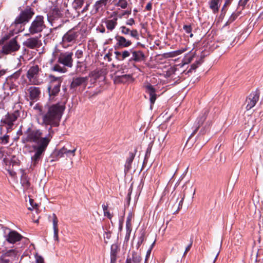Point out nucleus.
I'll list each match as a JSON object with an SVG mask.
<instances>
[{
    "instance_id": "f257e3e1",
    "label": "nucleus",
    "mask_w": 263,
    "mask_h": 263,
    "mask_svg": "<svg viewBox=\"0 0 263 263\" xmlns=\"http://www.w3.org/2000/svg\"><path fill=\"white\" fill-rule=\"evenodd\" d=\"M34 108L39 110V115L41 116L43 126H47L49 125L48 128V134L50 139L52 138L51 134L53 133V127H58L60 125L61 118L65 109L64 105L58 103L51 105L45 106L44 108L36 105Z\"/></svg>"
},
{
    "instance_id": "f03ea898",
    "label": "nucleus",
    "mask_w": 263,
    "mask_h": 263,
    "mask_svg": "<svg viewBox=\"0 0 263 263\" xmlns=\"http://www.w3.org/2000/svg\"><path fill=\"white\" fill-rule=\"evenodd\" d=\"M51 140L50 135L46 136L42 139L40 145H34L33 148L34 149V154L31 157V168H34L39 161L42 159V156L45 152L47 147Z\"/></svg>"
},
{
    "instance_id": "7ed1b4c3",
    "label": "nucleus",
    "mask_w": 263,
    "mask_h": 263,
    "mask_svg": "<svg viewBox=\"0 0 263 263\" xmlns=\"http://www.w3.org/2000/svg\"><path fill=\"white\" fill-rule=\"evenodd\" d=\"M49 82L47 86V91L49 99L51 101L59 95L61 85L63 81L62 77H56L52 74L48 77Z\"/></svg>"
},
{
    "instance_id": "20e7f679",
    "label": "nucleus",
    "mask_w": 263,
    "mask_h": 263,
    "mask_svg": "<svg viewBox=\"0 0 263 263\" xmlns=\"http://www.w3.org/2000/svg\"><path fill=\"white\" fill-rule=\"evenodd\" d=\"M42 136V132L40 129H32L28 128L25 132L22 141L24 143L33 142L37 144L36 145H40L42 139L45 138Z\"/></svg>"
},
{
    "instance_id": "39448f33",
    "label": "nucleus",
    "mask_w": 263,
    "mask_h": 263,
    "mask_svg": "<svg viewBox=\"0 0 263 263\" xmlns=\"http://www.w3.org/2000/svg\"><path fill=\"white\" fill-rule=\"evenodd\" d=\"M45 28L44 16L37 15L30 25L28 28L29 34L30 35L40 34Z\"/></svg>"
},
{
    "instance_id": "423d86ee",
    "label": "nucleus",
    "mask_w": 263,
    "mask_h": 263,
    "mask_svg": "<svg viewBox=\"0 0 263 263\" xmlns=\"http://www.w3.org/2000/svg\"><path fill=\"white\" fill-rule=\"evenodd\" d=\"M73 52L67 51L60 52L59 50L56 49L53 52V55L58 58V62L65 66L71 68L73 66Z\"/></svg>"
},
{
    "instance_id": "0eeeda50",
    "label": "nucleus",
    "mask_w": 263,
    "mask_h": 263,
    "mask_svg": "<svg viewBox=\"0 0 263 263\" xmlns=\"http://www.w3.org/2000/svg\"><path fill=\"white\" fill-rule=\"evenodd\" d=\"M40 71L37 65H33L29 68L26 77L31 85H40L43 83V80L39 78Z\"/></svg>"
},
{
    "instance_id": "6e6552de",
    "label": "nucleus",
    "mask_w": 263,
    "mask_h": 263,
    "mask_svg": "<svg viewBox=\"0 0 263 263\" xmlns=\"http://www.w3.org/2000/svg\"><path fill=\"white\" fill-rule=\"evenodd\" d=\"M88 80V77H73L70 85V89L73 91L82 92L86 88Z\"/></svg>"
},
{
    "instance_id": "1a4fd4ad",
    "label": "nucleus",
    "mask_w": 263,
    "mask_h": 263,
    "mask_svg": "<svg viewBox=\"0 0 263 263\" xmlns=\"http://www.w3.org/2000/svg\"><path fill=\"white\" fill-rule=\"evenodd\" d=\"M34 14L33 9L27 6L24 10L22 11L20 14L16 17L14 24H26L28 23Z\"/></svg>"
},
{
    "instance_id": "9d476101",
    "label": "nucleus",
    "mask_w": 263,
    "mask_h": 263,
    "mask_svg": "<svg viewBox=\"0 0 263 263\" xmlns=\"http://www.w3.org/2000/svg\"><path fill=\"white\" fill-rule=\"evenodd\" d=\"M80 32L72 28L68 30L62 37V42L63 45L69 46L77 42Z\"/></svg>"
},
{
    "instance_id": "9b49d317",
    "label": "nucleus",
    "mask_w": 263,
    "mask_h": 263,
    "mask_svg": "<svg viewBox=\"0 0 263 263\" xmlns=\"http://www.w3.org/2000/svg\"><path fill=\"white\" fill-rule=\"evenodd\" d=\"M17 119V116L13 114H7L5 118L1 120V124L0 128H3L5 127L7 130V133H9L12 129L13 126V122Z\"/></svg>"
},
{
    "instance_id": "f8f14e48",
    "label": "nucleus",
    "mask_w": 263,
    "mask_h": 263,
    "mask_svg": "<svg viewBox=\"0 0 263 263\" xmlns=\"http://www.w3.org/2000/svg\"><path fill=\"white\" fill-rule=\"evenodd\" d=\"M20 254L15 249L9 250L3 253L0 259V263H12L17 260Z\"/></svg>"
},
{
    "instance_id": "ddd939ff",
    "label": "nucleus",
    "mask_w": 263,
    "mask_h": 263,
    "mask_svg": "<svg viewBox=\"0 0 263 263\" xmlns=\"http://www.w3.org/2000/svg\"><path fill=\"white\" fill-rule=\"evenodd\" d=\"M20 46L18 44L16 37L13 38L6 43L2 49V52L8 54L17 51L20 49Z\"/></svg>"
},
{
    "instance_id": "4468645a",
    "label": "nucleus",
    "mask_w": 263,
    "mask_h": 263,
    "mask_svg": "<svg viewBox=\"0 0 263 263\" xmlns=\"http://www.w3.org/2000/svg\"><path fill=\"white\" fill-rule=\"evenodd\" d=\"M259 90L256 89L255 91H252L246 98L245 104L246 105V108L247 110L251 109L255 105L259 100Z\"/></svg>"
},
{
    "instance_id": "2eb2a0df",
    "label": "nucleus",
    "mask_w": 263,
    "mask_h": 263,
    "mask_svg": "<svg viewBox=\"0 0 263 263\" xmlns=\"http://www.w3.org/2000/svg\"><path fill=\"white\" fill-rule=\"evenodd\" d=\"M30 100L34 101L38 100L41 95V89L39 87L30 86L27 89Z\"/></svg>"
},
{
    "instance_id": "dca6fc26",
    "label": "nucleus",
    "mask_w": 263,
    "mask_h": 263,
    "mask_svg": "<svg viewBox=\"0 0 263 263\" xmlns=\"http://www.w3.org/2000/svg\"><path fill=\"white\" fill-rule=\"evenodd\" d=\"M115 39L117 41L115 47L117 48H127L132 44L130 40L121 35H117Z\"/></svg>"
},
{
    "instance_id": "f3484780",
    "label": "nucleus",
    "mask_w": 263,
    "mask_h": 263,
    "mask_svg": "<svg viewBox=\"0 0 263 263\" xmlns=\"http://www.w3.org/2000/svg\"><path fill=\"white\" fill-rule=\"evenodd\" d=\"M6 239L10 243H14L20 241L23 236L15 231L10 230L8 234L5 236Z\"/></svg>"
},
{
    "instance_id": "a211bd4d",
    "label": "nucleus",
    "mask_w": 263,
    "mask_h": 263,
    "mask_svg": "<svg viewBox=\"0 0 263 263\" xmlns=\"http://www.w3.org/2000/svg\"><path fill=\"white\" fill-rule=\"evenodd\" d=\"M24 45L29 48L34 49L40 47L42 45V43L37 37H30L24 43Z\"/></svg>"
},
{
    "instance_id": "6ab92c4d",
    "label": "nucleus",
    "mask_w": 263,
    "mask_h": 263,
    "mask_svg": "<svg viewBox=\"0 0 263 263\" xmlns=\"http://www.w3.org/2000/svg\"><path fill=\"white\" fill-rule=\"evenodd\" d=\"M208 114L207 111H205L203 114H202L201 115L199 116L196 119L195 123L194 126L195 127V129L194 130L193 133L191 134L190 138L191 137H193L194 135L196 134L197 130H198L199 127L200 125H201L204 121L205 120L206 118V116Z\"/></svg>"
},
{
    "instance_id": "aec40b11",
    "label": "nucleus",
    "mask_w": 263,
    "mask_h": 263,
    "mask_svg": "<svg viewBox=\"0 0 263 263\" xmlns=\"http://www.w3.org/2000/svg\"><path fill=\"white\" fill-rule=\"evenodd\" d=\"M132 58L129 59V61H134L135 62H140L143 61L145 59V55L141 50H135L131 49Z\"/></svg>"
},
{
    "instance_id": "412c9836",
    "label": "nucleus",
    "mask_w": 263,
    "mask_h": 263,
    "mask_svg": "<svg viewBox=\"0 0 263 263\" xmlns=\"http://www.w3.org/2000/svg\"><path fill=\"white\" fill-rule=\"evenodd\" d=\"M146 91L149 95V101L151 102L152 107V105L155 103V102L157 98V95L156 94V89L151 84L147 85L145 86Z\"/></svg>"
},
{
    "instance_id": "4be33fe9",
    "label": "nucleus",
    "mask_w": 263,
    "mask_h": 263,
    "mask_svg": "<svg viewBox=\"0 0 263 263\" xmlns=\"http://www.w3.org/2000/svg\"><path fill=\"white\" fill-rule=\"evenodd\" d=\"M142 257L141 255L133 251L132 257L128 256L125 263H141Z\"/></svg>"
},
{
    "instance_id": "5701e85b",
    "label": "nucleus",
    "mask_w": 263,
    "mask_h": 263,
    "mask_svg": "<svg viewBox=\"0 0 263 263\" xmlns=\"http://www.w3.org/2000/svg\"><path fill=\"white\" fill-rule=\"evenodd\" d=\"M110 3L109 0H98L93 5V9L96 12H98L100 10H102Z\"/></svg>"
},
{
    "instance_id": "b1692460",
    "label": "nucleus",
    "mask_w": 263,
    "mask_h": 263,
    "mask_svg": "<svg viewBox=\"0 0 263 263\" xmlns=\"http://www.w3.org/2000/svg\"><path fill=\"white\" fill-rule=\"evenodd\" d=\"M117 17H114L112 19H107L104 21V23L106 28L109 31H112L117 25Z\"/></svg>"
},
{
    "instance_id": "393cba45",
    "label": "nucleus",
    "mask_w": 263,
    "mask_h": 263,
    "mask_svg": "<svg viewBox=\"0 0 263 263\" xmlns=\"http://www.w3.org/2000/svg\"><path fill=\"white\" fill-rule=\"evenodd\" d=\"M119 249L117 244H113L110 248V263H116L117 254Z\"/></svg>"
},
{
    "instance_id": "a878e982",
    "label": "nucleus",
    "mask_w": 263,
    "mask_h": 263,
    "mask_svg": "<svg viewBox=\"0 0 263 263\" xmlns=\"http://www.w3.org/2000/svg\"><path fill=\"white\" fill-rule=\"evenodd\" d=\"M53 219H52V223H53V229L54 231V234H53V238L55 241H57V242H59V237H58V232H59V229H58V219L57 217L56 216L55 214H53Z\"/></svg>"
},
{
    "instance_id": "bb28decb",
    "label": "nucleus",
    "mask_w": 263,
    "mask_h": 263,
    "mask_svg": "<svg viewBox=\"0 0 263 263\" xmlns=\"http://www.w3.org/2000/svg\"><path fill=\"white\" fill-rule=\"evenodd\" d=\"M135 155L132 152H129V156L127 158L125 165H124V173L126 174L130 170L132 167V163L135 158Z\"/></svg>"
},
{
    "instance_id": "cd10ccee",
    "label": "nucleus",
    "mask_w": 263,
    "mask_h": 263,
    "mask_svg": "<svg viewBox=\"0 0 263 263\" xmlns=\"http://www.w3.org/2000/svg\"><path fill=\"white\" fill-rule=\"evenodd\" d=\"M210 8L214 13H217L220 7V0H210L209 2Z\"/></svg>"
},
{
    "instance_id": "c85d7f7f",
    "label": "nucleus",
    "mask_w": 263,
    "mask_h": 263,
    "mask_svg": "<svg viewBox=\"0 0 263 263\" xmlns=\"http://www.w3.org/2000/svg\"><path fill=\"white\" fill-rule=\"evenodd\" d=\"M9 141V136L7 133L4 134L3 128L1 127L0 128V143L1 144H7Z\"/></svg>"
},
{
    "instance_id": "c756f323",
    "label": "nucleus",
    "mask_w": 263,
    "mask_h": 263,
    "mask_svg": "<svg viewBox=\"0 0 263 263\" xmlns=\"http://www.w3.org/2000/svg\"><path fill=\"white\" fill-rule=\"evenodd\" d=\"M86 0H73V6L76 10L79 9L82 7Z\"/></svg>"
},
{
    "instance_id": "7c9ffc66",
    "label": "nucleus",
    "mask_w": 263,
    "mask_h": 263,
    "mask_svg": "<svg viewBox=\"0 0 263 263\" xmlns=\"http://www.w3.org/2000/svg\"><path fill=\"white\" fill-rule=\"evenodd\" d=\"M126 233L125 236V239H128L130 237V235L132 230V223L126 222Z\"/></svg>"
},
{
    "instance_id": "2f4dec72",
    "label": "nucleus",
    "mask_w": 263,
    "mask_h": 263,
    "mask_svg": "<svg viewBox=\"0 0 263 263\" xmlns=\"http://www.w3.org/2000/svg\"><path fill=\"white\" fill-rule=\"evenodd\" d=\"M116 5L122 9H125L127 7L128 3L127 0H117V3Z\"/></svg>"
},
{
    "instance_id": "473e14b6",
    "label": "nucleus",
    "mask_w": 263,
    "mask_h": 263,
    "mask_svg": "<svg viewBox=\"0 0 263 263\" xmlns=\"http://www.w3.org/2000/svg\"><path fill=\"white\" fill-rule=\"evenodd\" d=\"M210 124L206 123V124L200 130L199 133V137L200 136H203L205 135L209 130Z\"/></svg>"
},
{
    "instance_id": "72a5a7b5",
    "label": "nucleus",
    "mask_w": 263,
    "mask_h": 263,
    "mask_svg": "<svg viewBox=\"0 0 263 263\" xmlns=\"http://www.w3.org/2000/svg\"><path fill=\"white\" fill-rule=\"evenodd\" d=\"M131 49L129 50H124L122 52L121 58H120V60L123 61L126 58L129 57L131 54Z\"/></svg>"
},
{
    "instance_id": "f704fd0d",
    "label": "nucleus",
    "mask_w": 263,
    "mask_h": 263,
    "mask_svg": "<svg viewBox=\"0 0 263 263\" xmlns=\"http://www.w3.org/2000/svg\"><path fill=\"white\" fill-rule=\"evenodd\" d=\"M20 163L19 160L15 156H12L11 158L10 164L13 166H18Z\"/></svg>"
},
{
    "instance_id": "c9c22d12",
    "label": "nucleus",
    "mask_w": 263,
    "mask_h": 263,
    "mask_svg": "<svg viewBox=\"0 0 263 263\" xmlns=\"http://www.w3.org/2000/svg\"><path fill=\"white\" fill-rule=\"evenodd\" d=\"M52 70L54 71H58L61 73H64L66 71L65 68L61 67L60 65L56 64L52 68Z\"/></svg>"
},
{
    "instance_id": "e433bc0d",
    "label": "nucleus",
    "mask_w": 263,
    "mask_h": 263,
    "mask_svg": "<svg viewBox=\"0 0 263 263\" xmlns=\"http://www.w3.org/2000/svg\"><path fill=\"white\" fill-rule=\"evenodd\" d=\"M202 63V60L200 59V60L196 61L195 63H193L191 65L190 69L189 70V72H191L192 70H195L199 65H200Z\"/></svg>"
},
{
    "instance_id": "4c0bfd02",
    "label": "nucleus",
    "mask_w": 263,
    "mask_h": 263,
    "mask_svg": "<svg viewBox=\"0 0 263 263\" xmlns=\"http://www.w3.org/2000/svg\"><path fill=\"white\" fill-rule=\"evenodd\" d=\"M145 239V235L144 233H142L140 236L138 238V240L136 245L137 249H139L140 246L142 244Z\"/></svg>"
},
{
    "instance_id": "58836bf2",
    "label": "nucleus",
    "mask_w": 263,
    "mask_h": 263,
    "mask_svg": "<svg viewBox=\"0 0 263 263\" xmlns=\"http://www.w3.org/2000/svg\"><path fill=\"white\" fill-rule=\"evenodd\" d=\"M65 155H66V148L63 147L58 152L57 156L59 158H62L64 157Z\"/></svg>"
},
{
    "instance_id": "ea45409f",
    "label": "nucleus",
    "mask_w": 263,
    "mask_h": 263,
    "mask_svg": "<svg viewBox=\"0 0 263 263\" xmlns=\"http://www.w3.org/2000/svg\"><path fill=\"white\" fill-rule=\"evenodd\" d=\"M183 28L186 33H190V36L191 37L193 36V34L191 33L192 28L191 25H184Z\"/></svg>"
},
{
    "instance_id": "a19ab883",
    "label": "nucleus",
    "mask_w": 263,
    "mask_h": 263,
    "mask_svg": "<svg viewBox=\"0 0 263 263\" xmlns=\"http://www.w3.org/2000/svg\"><path fill=\"white\" fill-rule=\"evenodd\" d=\"M121 32L122 34L124 35H128L130 34V30L129 28L126 27L125 26H121L120 27Z\"/></svg>"
},
{
    "instance_id": "79ce46f5",
    "label": "nucleus",
    "mask_w": 263,
    "mask_h": 263,
    "mask_svg": "<svg viewBox=\"0 0 263 263\" xmlns=\"http://www.w3.org/2000/svg\"><path fill=\"white\" fill-rule=\"evenodd\" d=\"M130 35L137 40L139 39V33L136 29L130 30Z\"/></svg>"
},
{
    "instance_id": "37998d69",
    "label": "nucleus",
    "mask_w": 263,
    "mask_h": 263,
    "mask_svg": "<svg viewBox=\"0 0 263 263\" xmlns=\"http://www.w3.org/2000/svg\"><path fill=\"white\" fill-rule=\"evenodd\" d=\"M250 0H240L239 2V5L242 7H245L247 5H249L248 3ZM253 2H254V0H252Z\"/></svg>"
},
{
    "instance_id": "c03bdc74",
    "label": "nucleus",
    "mask_w": 263,
    "mask_h": 263,
    "mask_svg": "<svg viewBox=\"0 0 263 263\" xmlns=\"http://www.w3.org/2000/svg\"><path fill=\"white\" fill-rule=\"evenodd\" d=\"M76 151V148H74L72 150H68L66 148V156H69L70 155H72L74 156L75 155V152Z\"/></svg>"
},
{
    "instance_id": "a18cd8bd",
    "label": "nucleus",
    "mask_w": 263,
    "mask_h": 263,
    "mask_svg": "<svg viewBox=\"0 0 263 263\" xmlns=\"http://www.w3.org/2000/svg\"><path fill=\"white\" fill-rule=\"evenodd\" d=\"M154 244V242L152 244L151 248H149L147 251V252H146V257H145V262L144 263H146L147 261V259L148 258H149V256H150V254L151 253V251H152V247L153 246Z\"/></svg>"
},
{
    "instance_id": "49530a36",
    "label": "nucleus",
    "mask_w": 263,
    "mask_h": 263,
    "mask_svg": "<svg viewBox=\"0 0 263 263\" xmlns=\"http://www.w3.org/2000/svg\"><path fill=\"white\" fill-rule=\"evenodd\" d=\"M83 52L82 50H77L75 53V55L78 59L82 58Z\"/></svg>"
},
{
    "instance_id": "de8ad7c7",
    "label": "nucleus",
    "mask_w": 263,
    "mask_h": 263,
    "mask_svg": "<svg viewBox=\"0 0 263 263\" xmlns=\"http://www.w3.org/2000/svg\"><path fill=\"white\" fill-rule=\"evenodd\" d=\"M133 217V214L132 212H130L128 214V216L127 217L126 221V222H130L132 223V220Z\"/></svg>"
},
{
    "instance_id": "09e8293b",
    "label": "nucleus",
    "mask_w": 263,
    "mask_h": 263,
    "mask_svg": "<svg viewBox=\"0 0 263 263\" xmlns=\"http://www.w3.org/2000/svg\"><path fill=\"white\" fill-rule=\"evenodd\" d=\"M164 57L165 58H174L175 57L174 51L164 53Z\"/></svg>"
},
{
    "instance_id": "8fccbe9b",
    "label": "nucleus",
    "mask_w": 263,
    "mask_h": 263,
    "mask_svg": "<svg viewBox=\"0 0 263 263\" xmlns=\"http://www.w3.org/2000/svg\"><path fill=\"white\" fill-rule=\"evenodd\" d=\"M21 73V70H19L17 71L16 72H15L12 75V76H11L12 78H14L15 79L18 78L19 77V76H20Z\"/></svg>"
},
{
    "instance_id": "3c124183",
    "label": "nucleus",
    "mask_w": 263,
    "mask_h": 263,
    "mask_svg": "<svg viewBox=\"0 0 263 263\" xmlns=\"http://www.w3.org/2000/svg\"><path fill=\"white\" fill-rule=\"evenodd\" d=\"M185 51V49H180V50L174 51V52L175 57H177V56L181 54L183 52H184Z\"/></svg>"
},
{
    "instance_id": "603ef678",
    "label": "nucleus",
    "mask_w": 263,
    "mask_h": 263,
    "mask_svg": "<svg viewBox=\"0 0 263 263\" xmlns=\"http://www.w3.org/2000/svg\"><path fill=\"white\" fill-rule=\"evenodd\" d=\"M185 51V49H180V50L174 51V52L175 57H177V56L181 54L183 52H184Z\"/></svg>"
},
{
    "instance_id": "864d4df0",
    "label": "nucleus",
    "mask_w": 263,
    "mask_h": 263,
    "mask_svg": "<svg viewBox=\"0 0 263 263\" xmlns=\"http://www.w3.org/2000/svg\"><path fill=\"white\" fill-rule=\"evenodd\" d=\"M36 263H45L43 258L41 256L36 257Z\"/></svg>"
},
{
    "instance_id": "5fc2aeb1",
    "label": "nucleus",
    "mask_w": 263,
    "mask_h": 263,
    "mask_svg": "<svg viewBox=\"0 0 263 263\" xmlns=\"http://www.w3.org/2000/svg\"><path fill=\"white\" fill-rule=\"evenodd\" d=\"M89 6H90V3H86V5L83 8V9L82 10L81 12L83 13L87 11L88 10V8H89Z\"/></svg>"
},
{
    "instance_id": "6e6d98bb",
    "label": "nucleus",
    "mask_w": 263,
    "mask_h": 263,
    "mask_svg": "<svg viewBox=\"0 0 263 263\" xmlns=\"http://www.w3.org/2000/svg\"><path fill=\"white\" fill-rule=\"evenodd\" d=\"M134 24H135V20L132 18L128 20L126 22V24L130 25V26H132Z\"/></svg>"
},
{
    "instance_id": "4d7b16f0",
    "label": "nucleus",
    "mask_w": 263,
    "mask_h": 263,
    "mask_svg": "<svg viewBox=\"0 0 263 263\" xmlns=\"http://www.w3.org/2000/svg\"><path fill=\"white\" fill-rule=\"evenodd\" d=\"M192 243H193V241H192L190 242V243L186 247V248H185L184 253V255H185L187 253V252L190 250V249L192 247Z\"/></svg>"
},
{
    "instance_id": "13d9d810",
    "label": "nucleus",
    "mask_w": 263,
    "mask_h": 263,
    "mask_svg": "<svg viewBox=\"0 0 263 263\" xmlns=\"http://www.w3.org/2000/svg\"><path fill=\"white\" fill-rule=\"evenodd\" d=\"M152 3L149 2L147 4V5L145 7V9L147 11H151L152 10Z\"/></svg>"
},
{
    "instance_id": "bf43d9fd",
    "label": "nucleus",
    "mask_w": 263,
    "mask_h": 263,
    "mask_svg": "<svg viewBox=\"0 0 263 263\" xmlns=\"http://www.w3.org/2000/svg\"><path fill=\"white\" fill-rule=\"evenodd\" d=\"M114 53L115 54V55L116 56V58L117 59H118L119 60H120V58H121L122 52L118 51H116L114 52Z\"/></svg>"
},
{
    "instance_id": "052dcab7",
    "label": "nucleus",
    "mask_w": 263,
    "mask_h": 263,
    "mask_svg": "<svg viewBox=\"0 0 263 263\" xmlns=\"http://www.w3.org/2000/svg\"><path fill=\"white\" fill-rule=\"evenodd\" d=\"M104 215L105 216L108 217L109 219H111L112 217V215L108 211L105 212L104 213Z\"/></svg>"
},
{
    "instance_id": "680f3d73",
    "label": "nucleus",
    "mask_w": 263,
    "mask_h": 263,
    "mask_svg": "<svg viewBox=\"0 0 263 263\" xmlns=\"http://www.w3.org/2000/svg\"><path fill=\"white\" fill-rule=\"evenodd\" d=\"M131 12H132V11L131 10H126V11H125L122 15L124 16V15H129L131 14Z\"/></svg>"
},
{
    "instance_id": "e2e57ef3",
    "label": "nucleus",
    "mask_w": 263,
    "mask_h": 263,
    "mask_svg": "<svg viewBox=\"0 0 263 263\" xmlns=\"http://www.w3.org/2000/svg\"><path fill=\"white\" fill-rule=\"evenodd\" d=\"M8 172L12 177H14L16 175V173L13 171L8 170Z\"/></svg>"
},
{
    "instance_id": "0e129e2a",
    "label": "nucleus",
    "mask_w": 263,
    "mask_h": 263,
    "mask_svg": "<svg viewBox=\"0 0 263 263\" xmlns=\"http://www.w3.org/2000/svg\"><path fill=\"white\" fill-rule=\"evenodd\" d=\"M107 208H108L107 205H105V204L102 205V209H103L104 213L107 211Z\"/></svg>"
},
{
    "instance_id": "69168bd1",
    "label": "nucleus",
    "mask_w": 263,
    "mask_h": 263,
    "mask_svg": "<svg viewBox=\"0 0 263 263\" xmlns=\"http://www.w3.org/2000/svg\"><path fill=\"white\" fill-rule=\"evenodd\" d=\"M232 1V0H226L224 6H226L227 5H230Z\"/></svg>"
},
{
    "instance_id": "338daca9",
    "label": "nucleus",
    "mask_w": 263,
    "mask_h": 263,
    "mask_svg": "<svg viewBox=\"0 0 263 263\" xmlns=\"http://www.w3.org/2000/svg\"><path fill=\"white\" fill-rule=\"evenodd\" d=\"M105 234L106 235V237L107 239H109L111 236V234L110 232H105ZM104 237H105V236L104 235Z\"/></svg>"
},
{
    "instance_id": "774afa93",
    "label": "nucleus",
    "mask_w": 263,
    "mask_h": 263,
    "mask_svg": "<svg viewBox=\"0 0 263 263\" xmlns=\"http://www.w3.org/2000/svg\"><path fill=\"white\" fill-rule=\"evenodd\" d=\"M183 198H182V199L180 200V201L179 202V209L180 208H181L182 207V202H183Z\"/></svg>"
}]
</instances>
